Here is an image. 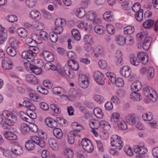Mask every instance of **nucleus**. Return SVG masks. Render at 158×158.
<instances>
[{
	"instance_id": "nucleus-27",
	"label": "nucleus",
	"mask_w": 158,
	"mask_h": 158,
	"mask_svg": "<svg viewBox=\"0 0 158 158\" xmlns=\"http://www.w3.org/2000/svg\"><path fill=\"white\" fill-rule=\"evenodd\" d=\"M143 92L144 95L147 97H149L150 93L154 94H155V91L151 87L147 86L143 88Z\"/></svg>"
},
{
	"instance_id": "nucleus-9",
	"label": "nucleus",
	"mask_w": 158,
	"mask_h": 158,
	"mask_svg": "<svg viewBox=\"0 0 158 158\" xmlns=\"http://www.w3.org/2000/svg\"><path fill=\"white\" fill-rule=\"evenodd\" d=\"M134 152L138 154L136 156V158H141L140 155L145 154L148 151L147 148L144 146L136 145L134 147Z\"/></svg>"
},
{
	"instance_id": "nucleus-47",
	"label": "nucleus",
	"mask_w": 158,
	"mask_h": 158,
	"mask_svg": "<svg viewBox=\"0 0 158 158\" xmlns=\"http://www.w3.org/2000/svg\"><path fill=\"white\" fill-rule=\"evenodd\" d=\"M137 92H134L131 94V98L134 100L140 101L141 99L140 94L139 93H137Z\"/></svg>"
},
{
	"instance_id": "nucleus-18",
	"label": "nucleus",
	"mask_w": 158,
	"mask_h": 158,
	"mask_svg": "<svg viewBox=\"0 0 158 158\" xmlns=\"http://www.w3.org/2000/svg\"><path fill=\"white\" fill-rule=\"evenodd\" d=\"M47 125L50 127L55 128L57 126V121L50 118H47L45 120Z\"/></svg>"
},
{
	"instance_id": "nucleus-32",
	"label": "nucleus",
	"mask_w": 158,
	"mask_h": 158,
	"mask_svg": "<svg viewBox=\"0 0 158 158\" xmlns=\"http://www.w3.org/2000/svg\"><path fill=\"white\" fill-rule=\"evenodd\" d=\"M130 61L131 64L134 66H138L140 62V61L134 55H131L130 58Z\"/></svg>"
},
{
	"instance_id": "nucleus-61",
	"label": "nucleus",
	"mask_w": 158,
	"mask_h": 158,
	"mask_svg": "<svg viewBox=\"0 0 158 158\" xmlns=\"http://www.w3.org/2000/svg\"><path fill=\"white\" fill-rule=\"evenodd\" d=\"M132 7L133 10L135 12L139 11L142 9H140V4L139 2H136L135 3Z\"/></svg>"
},
{
	"instance_id": "nucleus-17",
	"label": "nucleus",
	"mask_w": 158,
	"mask_h": 158,
	"mask_svg": "<svg viewBox=\"0 0 158 158\" xmlns=\"http://www.w3.org/2000/svg\"><path fill=\"white\" fill-rule=\"evenodd\" d=\"M26 80L27 82L33 85L36 84L38 83L36 77L32 74L27 75L26 76Z\"/></svg>"
},
{
	"instance_id": "nucleus-34",
	"label": "nucleus",
	"mask_w": 158,
	"mask_h": 158,
	"mask_svg": "<svg viewBox=\"0 0 158 158\" xmlns=\"http://www.w3.org/2000/svg\"><path fill=\"white\" fill-rule=\"evenodd\" d=\"M99 124V122H98L93 119H91L89 121L90 127L91 128L94 129L98 128Z\"/></svg>"
},
{
	"instance_id": "nucleus-46",
	"label": "nucleus",
	"mask_w": 158,
	"mask_h": 158,
	"mask_svg": "<svg viewBox=\"0 0 158 158\" xmlns=\"http://www.w3.org/2000/svg\"><path fill=\"white\" fill-rule=\"evenodd\" d=\"M34 110H26V113L28 114V118L32 119H35L37 117L36 114L34 112Z\"/></svg>"
},
{
	"instance_id": "nucleus-30",
	"label": "nucleus",
	"mask_w": 158,
	"mask_h": 158,
	"mask_svg": "<svg viewBox=\"0 0 158 158\" xmlns=\"http://www.w3.org/2000/svg\"><path fill=\"white\" fill-rule=\"evenodd\" d=\"M20 131L23 134H26L30 131V126L27 124L23 123L21 125Z\"/></svg>"
},
{
	"instance_id": "nucleus-14",
	"label": "nucleus",
	"mask_w": 158,
	"mask_h": 158,
	"mask_svg": "<svg viewBox=\"0 0 158 158\" xmlns=\"http://www.w3.org/2000/svg\"><path fill=\"white\" fill-rule=\"evenodd\" d=\"M43 55L45 60L47 61L52 62L54 60L53 55L49 51H44L43 52Z\"/></svg>"
},
{
	"instance_id": "nucleus-5",
	"label": "nucleus",
	"mask_w": 158,
	"mask_h": 158,
	"mask_svg": "<svg viewBox=\"0 0 158 158\" xmlns=\"http://www.w3.org/2000/svg\"><path fill=\"white\" fill-rule=\"evenodd\" d=\"M81 143L83 149L88 153L92 152L94 150V147L92 142L87 139H82Z\"/></svg>"
},
{
	"instance_id": "nucleus-12",
	"label": "nucleus",
	"mask_w": 158,
	"mask_h": 158,
	"mask_svg": "<svg viewBox=\"0 0 158 158\" xmlns=\"http://www.w3.org/2000/svg\"><path fill=\"white\" fill-rule=\"evenodd\" d=\"M137 58L140 60V62L143 64H145L148 62V56L146 53L143 52H139L137 54Z\"/></svg>"
},
{
	"instance_id": "nucleus-10",
	"label": "nucleus",
	"mask_w": 158,
	"mask_h": 158,
	"mask_svg": "<svg viewBox=\"0 0 158 158\" xmlns=\"http://www.w3.org/2000/svg\"><path fill=\"white\" fill-rule=\"evenodd\" d=\"M24 65L26 69H30L31 71L36 75L40 74L42 72L41 69L37 67L35 65H32L30 63L25 62Z\"/></svg>"
},
{
	"instance_id": "nucleus-43",
	"label": "nucleus",
	"mask_w": 158,
	"mask_h": 158,
	"mask_svg": "<svg viewBox=\"0 0 158 158\" xmlns=\"http://www.w3.org/2000/svg\"><path fill=\"white\" fill-rule=\"evenodd\" d=\"M85 15V10L84 7L78 8L77 10V15L79 18L83 17Z\"/></svg>"
},
{
	"instance_id": "nucleus-20",
	"label": "nucleus",
	"mask_w": 158,
	"mask_h": 158,
	"mask_svg": "<svg viewBox=\"0 0 158 158\" xmlns=\"http://www.w3.org/2000/svg\"><path fill=\"white\" fill-rule=\"evenodd\" d=\"M152 40V38L150 37H147L145 38L142 44V47L144 50L146 51L148 50Z\"/></svg>"
},
{
	"instance_id": "nucleus-19",
	"label": "nucleus",
	"mask_w": 158,
	"mask_h": 158,
	"mask_svg": "<svg viewBox=\"0 0 158 158\" xmlns=\"http://www.w3.org/2000/svg\"><path fill=\"white\" fill-rule=\"evenodd\" d=\"M3 133L5 137L9 140H14L17 139V136L12 132L5 131H3Z\"/></svg>"
},
{
	"instance_id": "nucleus-45",
	"label": "nucleus",
	"mask_w": 158,
	"mask_h": 158,
	"mask_svg": "<svg viewBox=\"0 0 158 158\" xmlns=\"http://www.w3.org/2000/svg\"><path fill=\"white\" fill-rule=\"evenodd\" d=\"M143 119L145 121H150L152 120L153 118V115L151 112H148L142 116Z\"/></svg>"
},
{
	"instance_id": "nucleus-41",
	"label": "nucleus",
	"mask_w": 158,
	"mask_h": 158,
	"mask_svg": "<svg viewBox=\"0 0 158 158\" xmlns=\"http://www.w3.org/2000/svg\"><path fill=\"white\" fill-rule=\"evenodd\" d=\"M136 13L135 14V17L136 20L139 22L142 21L143 19V9H141L139 11L136 12Z\"/></svg>"
},
{
	"instance_id": "nucleus-56",
	"label": "nucleus",
	"mask_w": 158,
	"mask_h": 158,
	"mask_svg": "<svg viewBox=\"0 0 158 158\" xmlns=\"http://www.w3.org/2000/svg\"><path fill=\"white\" fill-rule=\"evenodd\" d=\"M57 34L54 32L50 33V39L52 42L55 43L57 42L58 38Z\"/></svg>"
},
{
	"instance_id": "nucleus-62",
	"label": "nucleus",
	"mask_w": 158,
	"mask_h": 158,
	"mask_svg": "<svg viewBox=\"0 0 158 158\" xmlns=\"http://www.w3.org/2000/svg\"><path fill=\"white\" fill-rule=\"evenodd\" d=\"M7 20L9 22L13 23L17 21V17L15 15H8Z\"/></svg>"
},
{
	"instance_id": "nucleus-38",
	"label": "nucleus",
	"mask_w": 158,
	"mask_h": 158,
	"mask_svg": "<svg viewBox=\"0 0 158 158\" xmlns=\"http://www.w3.org/2000/svg\"><path fill=\"white\" fill-rule=\"evenodd\" d=\"M118 126L119 128L122 130H126L127 128L126 122L123 119H121L118 122Z\"/></svg>"
},
{
	"instance_id": "nucleus-13",
	"label": "nucleus",
	"mask_w": 158,
	"mask_h": 158,
	"mask_svg": "<svg viewBox=\"0 0 158 158\" xmlns=\"http://www.w3.org/2000/svg\"><path fill=\"white\" fill-rule=\"evenodd\" d=\"M81 135L76 131H70L68 135V142L70 144H73L76 137H80Z\"/></svg>"
},
{
	"instance_id": "nucleus-36",
	"label": "nucleus",
	"mask_w": 158,
	"mask_h": 158,
	"mask_svg": "<svg viewBox=\"0 0 158 158\" xmlns=\"http://www.w3.org/2000/svg\"><path fill=\"white\" fill-rule=\"evenodd\" d=\"M96 14L94 11L91 10L89 11L87 13L86 16L87 19L92 21L96 16Z\"/></svg>"
},
{
	"instance_id": "nucleus-4",
	"label": "nucleus",
	"mask_w": 158,
	"mask_h": 158,
	"mask_svg": "<svg viewBox=\"0 0 158 158\" xmlns=\"http://www.w3.org/2000/svg\"><path fill=\"white\" fill-rule=\"evenodd\" d=\"M3 116L6 118L4 121L9 126H13L15 122L16 121V118L15 116L13 114L9 111L5 110L2 113Z\"/></svg>"
},
{
	"instance_id": "nucleus-11",
	"label": "nucleus",
	"mask_w": 158,
	"mask_h": 158,
	"mask_svg": "<svg viewBox=\"0 0 158 158\" xmlns=\"http://www.w3.org/2000/svg\"><path fill=\"white\" fill-rule=\"evenodd\" d=\"M131 68L128 66H124L120 70V74L125 77H129L131 75Z\"/></svg>"
},
{
	"instance_id": "nucleus-8",
	"label": "nucleus",
	"mask_w": 158,
	"mask_h": 158,
	"mask_svg": "<svg viewBox=\"0 0 158 158\" xmlns=\"http://www.w3.org/2000/svg\"><path fill=\"white\" fill-rule=\"evenodd\" d=\"M36 56L35 53L31 51H24L22 53L23 58L26 60L28 62H33L35 57Z\"/></svg>"
},
{
	"instance_id": "nucleus-58",
	"label": "nucleus",
	"mask_w": 158,
	"mask_h": 158,
	"mask_svg": "<svg viewBox=\"0 0 158 158\" xmlns=\"http://www.w3.org/2000/svg\"><path fill=\"white\" fill-rule=\"evenodd\" d=\"M106 29L108 33L111 35H113L115 32L114 27L111 25H107L106 26Z\"/></svg>"
},
{
	"instance_id": "nucleus-26",
	"label": "nucleus",
	"mask_w": 158,
	"mask_h": 158,
	"mask_svg": "<svg viewBox=\"0 0 158 158\" xmlns=\"http://www.w3.org/2000/svg\"><path fill=\"white\" fill-rule=\"evenodd\" d=\"M23 105L24 106L28 108V110H35L36 109L35 106L28 100H25L24 101Z\"/></svg>"
},
{
	"instance_id": "nucleus-48",
	"label": "nucleus",
	"mask_w": 158,
	"mask_h": 158,
	"mask_svg": "<svg viewBox=\"0 0 158 158\" xmlns=\"http://www.w3.org/2000/svg\"><path fill=\"white\" fill-rule=\"evenodd\" d=\"M64 153L66 157L69 158L72 157L74 154L73 151L69 149H65L64 150Z\"/></svg>"
},
{
	"instance_id": "nucleus-28",
	"label": "nucleus",
	"mask_w": 158,
	"mask_h": 158,
	"mask_svg": "<svg viewBox=\"0 0 158 158\" xmlns=\"http://www.w3.org/2000/svg\"><path fill=\"white\" fill-rule=\"evenodd\" d=\"M53 133L54 135L58 139H60L63 135L61 129L58 128L54 129L53 130Z\"/></svg>"
},
{
	"instance_id": "nucleus-52",
	"label": "nucleus",
	"mask_w": 158,
	"mask_h": 158,
	"mask_svg": "<svg viewBox=\"0 0 158 158\" xmlns=\"http://www.w3.org/2000/svg\"><path fill=\"white\" fill-rule=\"evenodd\" d=\"M50 109L56 113L58 114L60 112V109L59 106L58 105L52 104L50 105Z\"/></svg>"
},
{
	"instance_id": "nucleus-7",
	"label": "nucleus",
	"mask_w": 158,
	"mask_h": 158,
	"mask_svg": "<svg viewBox=\"0 0 158 158\" xmlns=\"http://www.w3.org/2000/svg\"><path fill=\"white\" fill-rule=\"evenodd\" d=\"M93 76L95 81L98 84L101 85L104 84L105 78L104 75L99 71L94 73Z\"/></svg>"
},
{
	"instance_id": "nucleus-1",
	"label": "nucleus",
	"mask_w": 158,
	"mask_h": 158,
	"mask_svg": "<svg viewBox=\"0 0 158 158\" xmlns=\"http://www.w3.org/2000/svg\"><path fill=\"white\" fill-rule=\"evenodd\" d=\"M31 140H28L26 142L25 147L28 150H32L34 148V143L39 145L41 148H43L45 145V143L44 139L39 137L34 136L31 137Z\"/></svg>"
},
{
	"instance_id": "nucleus-6",
	"label": "nucleus",
	"mask_w": 158,
	"mask_h": 158,
	"mask_svg": "<svg viewBox=\"0 0 158 158\" xmlns=\"http://www.w3.org/2000/svg\"><path fill=\"white\" fill-rule=\"evenodd\" d=\"M70 66L68 65H65L63 69H60L58 70L59 73L62 76L65 75L66 74L67 76L71 78H73L74 77V73L71 69Z\"/></svg>"
},
{
	"instance_id": "nucleus-55",
	"label": "nucleus",
	"mask_w": 158,
	"mask_h": 158,
	"mask_svg": "<svg viewBox=\"0 0 158 158\" xmlns=\"http://www.w3.org/2000/svg\"><path fill=\"white\" fill-rule=\"evenodd\" d=\"M31 37L33 41L37 44V43L41 42V38L39 37V35L36 33L31 34Z\"/></svg>"
},
{
	"instance_id": "nucleus-21",
	"label": "nucleus",
	"mask_w": 158,
	"mask_h": 158,
	"mask_svg": "<svg viewBox=\"0 0 158 158\" xmlns=\"http://www.w3.org/2000/svg\"><path fill=\"white\" fill-rule=\"evenodd\" d=\"M11 150L12 154L17 155H21L23 152L22 148L20 146L15 145L12 146Z\"/></svg>"
},
{
	"instance_id": "nucleus-33",
	"label": "nucleus",
	"mask_w": 158,
	"mask_h": 158,
	"mask_svg": "<svg viewBox=\"0 0 158 158\" xmlns=\"http://www.w3.org/2000/svg\"><path fill=\"white\" fill-rule=\"evenodd\" d=\"M124 33L125 34H131L135 31L134 27L132 26H127L123 29Z\"/></svg>"
},
{
	"instance_id": "nucleus-54",
	"label": "nucleus",
	"mask_w": 158,
	"mask_h": 158,
	"mask_svg": "<svg viewBox=\"0 0 158 158\" xmlns=\"http://www.w3.org/2000/svg\"><path fill=\"white\" fill-rule=\"evenodd\" d=\"M99 125L105 130L109 129L110 127L109 123L104 121H101L100 122Z\"/></svg>"
},
{
	"instance_id": "nucleus-3",
	"label": "nucleus",
	"mask_w": 158,
	"mask_h": 158,
	"mask_svg": "<svg viewBox=\"0 0 158 158\" xmlns=\"http://www.w3.org/2000/svg\"><path fill=\"white\" fill-rule=\"evenodd\" d=\"M110 143L112 146L115 147L114 149L120 150L123 145L122 138L116 135H113L111 138Z\"/></svg>"
},
{
	"instance_id": "nucleus-25",
	"label": "nucleus",
	"mask_w": 158,
	"mask_h": 158,
	"mask_svg": "<svg viewBox=\"0 0 158 158\" xmlns=\"http://www.w3.org/2000/svg\"><path fill=\"white\" fill-rule=\"evenodd\" d=\"M16 32L18 35L22 38H25L28 35L27 31L23 28H18Z\"/></svg>"
},
{
	"instance_id": "nucleus-57",
	"label": "nucleus",
	"mask_w": 158,
	"mask_h": 158,
	"mask_svg": "<svg viewBox=\"0 0 158 158\" xmlns=\"http://www.w3.org/2000/svg\"><path fill=\"white\" fill-rule=\"evenodd\" d=\"M19 115L20 117L24 120L29 122V118L28 114L23 111H20L19 112Z\"/></svg>"
},
{
	"instance_id": "nucleus-29",
	"label": "nucleus",
	"mask_w": 158,
	"mask_h": 158,
	"mask_svg": "<svg viewBox=\"0 0 158 158\" xmlns=\"http://www.w3.org/2000/svg\"><path fill=\"white\" fill-rule=\"evenodd\" d=\"M111 12H106L103 15V19L108 21H112L114 19V16L112 14Z\"/></svg>"
},
{
	"instance_id": "nucleus-60",
	"label": "nucleus",
	"mask_w": 158,
	"mask_h": 158,
	"mask_svg": "<svg viewBox=\"0 0 158 158\" xmlns=\"http://www.w3.org/2000/svg\"><path fill=\"white\" fill-rule=\"evenodd\" d=\"M37 89L38 92L43 94H47L48 93V90L47 89L41 86H38L37 87Z\"/></svg>"
},
{
	"instance_id": "nucleus-63",
	"label": "nucleus",
	"mask_w": 158,
	"mask_h": 158,
	"mask_svg": "<svg viewBox=\"0 0 158 158\" xmlns=\"http://www.w3.org/2000/svg\"><path fill=\"white\" fill-rule=\"evenodd\" d=\"M36 2V0H26V3L28 7L31 8L35 5Z\"/></svg>"
},
{
	"instance_id": "nucleus-40",
	"label": "nucleus",
	"mask_w": 158,
	"mask_h": 158,
	"mask_svg": "<svg viewBox=\"0 0 158 158\" xmlns=\"http://www.w3.org/2000/svg\"><path fill=\"white\" fill-rule=\"evenodd\" d=\"M94 113L97 118H102L103 116V113L102 110L99 108H95L94 110Z\"/></svg>"
},
{
	"instance_id": "nucleus-23",
	"label": "nucleus",
	"mask_w": 158,
	"mask_h": 158,
	"mask_svg": "<svg viewBox=\"0 0 158 158\" xmlns=\"http://www.w3.org/2000/svg\"><path fill=\"white\" fill-rule=\"evenodd\" d=\"M68 65L70 66V68L75 71H77L79 68L78 62L74 59H70L68 61Z\"/></svg>"
},
{
	"instance_id": "nucleus-51",
	"label": "nucleus",
	"mask_w": 158,
	"mask_h": 158,
	"mask_svg": "<svg viewBox=\"0 0 158 158\" xmlns=\"http://www.w3.org/2000/svg\"><path fill=\"white\" fill-rule=\"evenodd\" d=\"M103 27L101 26L97 25L94 27L95 32L99 35H102L103 33Z\"/></svg>"
},
{
	"instance_id": "nucleus-35",
	"label": "nucleus",
	"mask_w": 158,
	"mask_h": 158,
	"mask_svg": "<svg viewBox=\"0 0 158 158\" xmlns=\"http://www.w3.org/2000/svg\"><path fill=\"white\" fill-rule=\"evenodd\" d=\"M9 43L11 47H14L15 48H19V44L20 43L18 40L14 37L10 39Z\"/></svg>"
},
{
	"instance_id": "nucleus-22",
	"label": "nucleus",
	"mask_w": 158,
	"mask_h": 158,
	"mask_svg": "<svg viewBox=\"0 0 158 158\" xmlns=\"http://www.w3.org/2000/svg\"><path fill=\"white\" fill-rule=\"evenodd\" d=\"M29 17L32 19L36 20H40L41 18L40 12L36 10H33L30 12Z\"/></svg>"
},
{
	"instance_id": "nucleus-64",
	"label": "nucleus",
	"mask_w": 158,
	"mask_h": 158,
	"mask_svg": "<svg viewBox=\"0 0 158 158\" xmlns=\"http://www.w3.org/2000/svg\"><path fill=\"white\" fill-rule=\"evenodd\" d=\"M94 98L95 100L99 103H101L104 101V99L103 97L98 95H94Z\"/></svg>"
},
{
	"instance_id": "nucleus-42",
	"label": "nucleus",
	"mask_w": 158,
	"mask_h": 158,
	"mask_svg": "<svg viewBox=\"0 0 158 158\" xmlns=\"http://www.w3.org/2000/svg\"><path fill=\"white\" fill-rule=\"evenodd\" d=\"M15 48L11 46L8 47L6 49V52L10 56H14L16 55Z\"/></svg>"
},
{
	"instance_id": "nucleus-39",
	"label": "nucleus",
	"mask_w": 158,
	"mask_h": 158,
	"mask_svg": "<svg viewBox=\"0 0 158 158\" xmlns=\"http://www.w3.org/2000/svg\"><path fill=\"white\" fill-rule=\"evenodd\" d=\"M147 74L149 80L153 77L154 75V70L153 67L151 66L148 67L147 70Z\"/></svg>"
},
{
	"instance_id": "nucleus-59",
	"label": "nucleus",
	"mask_w": 158,
	"mask_h": 158,
	"mask_svg": "<svg viewBox=\"0 0 158 158\" xmlns=\"http://www.w3.org/2000/svg\"><path fill=\"white\" fill-rule=\"evenodd\" d=\"M29 96L30 98L32 100L35 101H38L40 99V97L36 93H30L29 94Z\"/></svg>"
},
{
	"instance_id": "nucleus-53",
	"label": "nucleus",
	"mask_w": 158,
	"mask_h": 158,
	"mask_svg": "<svg viewBox=\"0 0 158 158\" xmlns=\"http://www.w3.org/2000/svg\"><path fill=\"white\" fill-rule=\"evenodd\" d=\"M115 82L116 85L119 87H122L124 85V81L121 78H118L117 79H115Z\"/></svg>"
},
{
	"instance_id": "nucleus-50",
	"label": "nucleus",
	"mask_w": 158,
	"mask_h": 158,
	"mask_svg": "<svg viewBox=\"0 0 158 158\" xmlns=\"http://www.w3.org/2000/svg\"><path fill=\"white\" fill-rule=\"evenodd\" d=\"M126 38L122 36H119L118 38H116V40L117 43L119 45H123L125 44Z\"/></svg>"
},
{
	"instance_id": "nucleus-16",
	"label": "nucleus",
	"mask_w": 158,
	"mask_h": 158,
	"mask_svg": "<svg viewBox=\"0 0 158 158\" xmlns=\"http://www.w3.org/2000/svg\"><path fill=\"white\" fill-rule=\"evenodd\" d=\"M142 88L141 83L139 81H136L134 82L131 86L132 90L134 92H138Z\"/></svg>"
},
{
	"instance_id": "nucleus-24",
	"label": "nucleus",
	"mask_w": 158,
	"mask_h": 158,
	"mask_svg": "<svg viewBox=\"0 0 158 158\" xmlns=\"http://www.w3.org/2000/svg\"><path fill=\"white\" fill-rule=\"evenodd\" d=\"M48 143L51 148L55 151H57L59 149V145L55 139L50 138L48 140Z\"/></svg>"
},
{
	"instance_id": "nucleus-37",
	"label": "nucleus",
	"mask_w": 158,
	"mask_h": 158,
	"mask_svg": "<svg viewBox=\"0 0 158 158\" xmlns=\"http://www.w3.org/2000/svg\"><path fill=\"white\" fill-rule=\"evenodd\" d=\"M154 21L151 19H148L145 21L143 24V27L146 28H151L154 24Z\"/></svg>"
},
{
	"instance_id": "nucleus-2",
	"label": "nucleus",
	"mask_w": 158,
	"mask_h": 158,
	"mask_svg": "<svg viewBox=\"0 0 158 158\" xmlns=\"http://www.w3.org/2000/svg\"><path fill=\"white\" fill-rule=\"evenodd\" d=\"M55 27L53 30L58 34L62 33L64 30V27L66 24V21L64 19L57 18L55 21Z\"/></svg>"
},
{
	"instance_id": "nucleus-44",
	"label": "nucleus",
	"mask_w": 158,
	"mask_h": 158,
	"mask_svg": "<svg viewBox=\"0 0 158 158\" xmlns=\"http://www.w3.org/2000/svg\"><path fill=\"white\" fill-rule=\"evenodd\" d=\"M119 114L117 113H113L110 117V121L113 123L118 122L119 118Z\"/></svg>"
},
{
	"instance_id": "nucleus-31",
	"label": "nucleus",
	"mask_w": 158,
	"mask_h": 158,
	"mask_svg": "<svg viewBox=\"0 0 158 158\" xmlns=\"http://www.w3.org/2000/svg\"><path fill=\"white\" fill-rule=\"evenodd\" d=\"M71 33L75 40L79 41L80 40L81 37L78 30L76 29H73L71 31Z\"/></svg>"
},
{
	"instance_id": "nucleus-15",
	"label": "nucleus",
	"mask_w": 158,
	"mask_h": 158,
	"mask_svg": "<svg viewBox=\"0 0 158 158\" xmlns=\"http://www.w3.org/2000/svg\"><path fill=\"white\" fill-rule=\"evenodd\" d=\"M125 119L127 123L131 125H134L137 121V118L135 115L130 114L125 116Z\"/></svg>"
},
{
	"instance_id": "nucleus-49",
	"label": "nucleus",
	"mask_w": 158,
	"mask_h": 158,
	"mask_svg": "<svg viewBox=\"0 0 158 158\" xmlns=\"http://www.w3.org/2000/svg\"><path fill=\"white\" fill-rule=\"evenodd\" d=\"M4 29L2 27L0 24V44H3L6 40V37L5 36L3 35L2 33L3 32Z\"/></svg>"
}]
</instances>
